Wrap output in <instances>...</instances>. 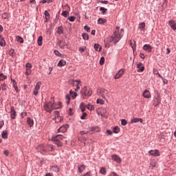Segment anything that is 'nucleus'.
<instances>
[{
  "label": "nucleus",
  "instance_id": "f257e3e1",
  "mask_svg": "<svg viewBox=\"0 0 176 176\" xmlns=\"http://www.w3.org/2000/svg\"><path fill=\"white\" fill-rule=\"evenodd\" d=\"M123 34L124 32L123 29H121L120 31L119 30V27L116 28V31L114 32L113 34L109 38V42H114V43H118L122 39V36H123Z\"/></svg>",
  "mask_w": 176,
  "mask_h": 176
},
{
  "label": "nucleus",
  "instance_id": "f03ea898",
  "mask_svg": "<svg viewBox=\"0 0 176 176\" xmlns=\"http://www.w3.org/2000/svg\"><path fill=\"white\" fill-rule=\"evenodd\" d=\"M43 107L46 112H52L54 108V98H52L49 102H45Z\"/></svg>",
  "mask_w": 176,
  "mask_h": 176
},
{
  "label": "nucleus",
  "instance_id": "7ed1b4c3",
  "mask_svg": "<svg viewBox=\"0 0 176 176\" xmlns=\"http://www.w3.org/2000/svg\"><path fill=\"white\" fill-rule=\"evenodd\" d=\"M64 136L62 135H57L56 136H53L52 138V141H54V144L57 145V146H63V139Z\"/></svg>",
  "mask_w": 176,
  "mask_h": 176
},
{
  "label": "nucleus",
  "instance_id": "20e7f679",
  "mask_svg": "<svg viewBox=\"0 0 176 176\" xmlns=\"http://www.w3.org/2000/svg\"><path fill=\"white\" fill-rule=\"evenodd\" d=\"M82 90L83 91H84L82 94V96H84L85 97H90V96H91V94H93V91H91V89H87V87H85L82 89Z\"/></svg>",
  "mask_w": 176,
  "mask_h": 176
},
{
  "label": "nucleus",
  "instance_id": "39448f33",
  "mask_svg": "<svg viewBox=\"0 0 176 176\" xmlns=\"http://www.w3.org/2000/svg\"><path fill=\"white\" fill-rule=\"evenodd\" d=\"M98 94L102 98H105V96L108 94V91L105 89H98Z\"/></svg>",
  "mask_w": 176,
  "mask_h": 176
},
{
  "label": "nucleus",
  "instance_id": "423d86ee",
  "mask_svg": "<svg viewBox=\"0 0 176 176\" xmlns=\"http://www.w3.org/2000/svg\"><path fill=\"white\" fill-rule=\"evenodd\" d=\"M126 69H120L118 73L114 76V79H120L123 75H124V72Z\"/></svg>",
  "mask_w": 176,
  "mask_h": 176
},
{
  "label": "nucleus",
  "instance_id": "0eeeda50",
  "mask_svg": "<svg viewBox=\"0 0 176 176\" xmlns=\"http://www.w3.org/2000/svg\"><path fill=\"white\" fill-rule=\"evenodd\" d=\"M42 85V82H38L33 90V94L34 96H38V91H39L40 89H41V86Z\"/></svg>",
  "mask_w": 176,
  "mask_h": 176
},
{
  "label": "nucleus",
  "instance_id": "6e6552de",
  "mask_svg": "<svg viewBox=\"0 0 176 176\" xmlns=\"http://www.w3.org/2000/svg\"><path fill=\"white\" fill-rule=\"evenodd\" d=\"M26 69H25V75L28 76V75H31V72H32V70L31 68H32V65L31 63H27L26 65Z\"/></svg>",
  "mask_w": 176,
  "mask_h": 176
},
{
  "label": "nucleus",
  "instance_id": "1a4fd4ad",
  "mask_svg": "<svg viewBox=\"0 0 176 176\" xmlns=\"http://www.w3.org/2000/svg\"><path fill=\"white\" fill-rule=\"evenodd\" d=\"M10 113L11 119L13 120L16 119V116H17V112H16V110H14V107L12 106L10 107Z\"/></svg>",
  "mask_w": 176,
  "mask_h": 176
},
{
  "label": "nucleus",
  "instance_id": "9d476101",
  "mask_svg": "<svg viewBox=\"0 0 176 176\" xmlns=\"http://www.w3.org/2000/svg\"><path fill=\"white\" fill-rule=\"evenodd\" d=\"M153 49V47L149 44H145L143 46V50H145V52H147V53H152V50Z\"/></svg>",
  "mask_w": 176,
  "mask_h": 176
},
{
  "label": "nucleus",
  "instance_id": "9b49d317",
  "mask_svg": "<svg viewBox=\"0 0 176 176\" xmlns=\"http://www.w3.org/2000/svg\"><path fill=\"white\" fill-rule=\"evenodd\" d=\"M148 155H150L151 156L157 157L160 156V152L157 149L151 150L148 151Z\"/></svg>",
  "mask_w": 176,
  "mask_h": 176
},
{
  "label": "nucleus",
  "instance_id": "f8f14e48",
  "mask_svg": "<svg viewBox=\"0 0 176 176\" xmlns=\"http://www.w3.org/2000/svg\"><path fill=\"white\" fill-rule=\"evenodd\" d=\"M96 129H97V127L94 126L92 128H91V130L89 131H82L80 132V135H85V134H94V131H96Z\"/></svg>",
  "mask_w": 176,
  "mask_h": 176
},
{
  "label": "nucleus",
  "instance_id": "ddd939ff",
  "mask_svg": "<svg viewBox=\"0 0 176 176\" xmlns=\"http://www.w3.org/2000/svg\"><path fill=\"white\" fill-rule=\"evenodd\" d=\"M41 150L43 151V152H47V151L52 152V151H54V147L53 145H48L46 148L43 147V146H42Z\"/></svg>",
  "mask_w": 176,
  "mask_h": 176
},
{
  "label": "nucleus",
  "instance_id": "4468645a",
  "mask_svg": "<svg viewBox=\"0 0 176 176\" xmlns=\"http://www.w3.org/2000/svg\"><path fill=\"white\" fill-rule=\"evenodd\" d=\"M67 130H68V125L65 124V125L61 126L58 129V131L60 132V133H65V131H67Z\"/></svg>",
  "mask_w": 176,
  "mask_h": 176
},
{
  "label": "nucleus",
  "instance_id": "2eb2a0df",
  "mask_svg": "<svg viewBox=\"0 0 176 176\" xmlns=\"http://www.w3.org/2000/svg\"><path fill=\"white\" fill-rule=\"evenodd\" d=\"M168 25L174 31L176 30V23L174 20H170L168 21Z\"/></svg>",
  "mask_w": 176,
  "mask_h": 176
},
{
  "label": "nucleus",
  "instance_id": "dca6fc26",
  "mask_svg": "<svg viewBox=\"0 0 176 176\" xmlns=\"http://www.w3.org/2000/svg\"><path fill=\"white\" fill-rule=\"evenodd\" d=\"M111 159L112 160H114V162H116V163H122V159L118 155H113L111 157Z\"/></svg>",
  "mask_w": 176,
  "mask_h": 176
},
{
  "label": "nucleus",
  "instance_id": "f3484780",
  "mask_svg": "<svg viewBox=\"0 0 176 176\" xmlns=\"http://www.w3.org/2000/svg\"><path fill=\"white\" fill-rule=\"evenodd\" d=\"M138 122L142 123L144 122V120H142V118H134L131 120L130 124H133V123H138Z\"/></svg>",
  "mask_w": 176,
  "mask_h": 176
},
{
  "label": "nucleus",
  "instance_id": "a211bd4d",
  "mask_svg": "<svg viewBox=\"0 0 176 176\" xmlns=\"http://www.w3.org/2000/svg\"><path fill=\"white\" fill-rule=\"evenodd\" d=\"M70 85H73L74 86H79L81 83L80 80H69Z\"/></svg>",
  "mask_w": 176,
  "mask_h": 176
},
{
  "label": "nucleus",
  "instance_id": "6ab92c4d",
  "mask_svg": "<svg viewBox=\"0 0 176 176\" xmlns=\"http://www.w3.org/2000/svg\"><path fill=\"white\" fill-rule=\"evenodd\" d=\"M137 68H138V72H144V70L145 69V67L142 65V63H139L137 65Z\"/></svg>",
  "mask_w": 176,
  "mask_h": 176
},
{
  "label": "nucleus",
  "instance_id": "aec40b11",
  "mask_svg": "<svg viewBox=\"0 0 176 176\" xmlns=\"http://www.w3.org/2000/svg\"><path fill=\"white\" fill-rule=\"evenodd\" d=\"M142 96H143V97H144V98H151V92H149V91L147 89L144 91Z\"/></svg>",
  "mask_w": 176,
  "mask_h": 176
},
{
  "label": "nucleus",
  "instance_id": "412c9836",
  "mask_svg": "<svg viewBox=\"0 0 176 176\" xmlns=\"http://www.w3.org/2000/svg\"><path fill=\"white\" fill-rule=\"evenodd\" d=\"M63 104L60 102H54V109H60L62 108Z\"/></svg>",
  "mask_w": 176,
  "mask_h": 176
},
{
  "label": "nucleus",
  "instance_id": "4be33fe9",
  "mask_svg": "<svg viewBox=\"0 0 176 176\" xmlns=\"http://www.w3.org/2000/svg\"><path fill=\"white\" fill-rule=\"evenodd\" d=\"M78 173L82 174V171H85L86 170V166L85 164L79 165L78 167Z\"/></svg>",
  "mask_w": 176,
  "mask_h": 176
},
{
  "label": "nucleus",
  "instance_id": "5701e85b",
  "mask_svg": "<svg viewBox=\"0 0 176 176\" xmlns=\"http://www.w3.org/2000/svg\"><path fill=\"white\" fill-rule=\"evenodd\" d=\"M58 46L60 49H64L65 46H67V43H65L64 41H59Z\"/></svg>",
  "mask_w": 176,
  "mask_h": 176
},
{
  "label": "nucleus",
  "instance_id": "b1692460",
  "mask_svg": "<svg viewBox=\"0 0 176 176\" xmlns=\"http://www.w3.org/2000/svg\"><path fill=\"white\" fill-rule=\"evenodd\" d=\"M27 123L30 126V127H32L34 126V120L31 118L28 117L27 118Z\"/></svg>",
  "mask_w": 176,
  "mask_h": 176
},
{
  "label": "nucleus",
  "instance_id": "393cba45",
  "mask_svg": "<svg viewBox=\"0 0 176 176\" xmlns=\"http://www.w3.org/2000/svg\"><path fill=\"white\" fill-rule=\"evenodd\" d=\"M6 45V42L5 41V38L2 36V34H0V46H5Z\"/></svg>",
  "mask_w": 176,
  "mask_h": 176
},
{
  "label": "nucleus",
  "instance_id": "a878e982",
  "mask_svg": "<svg viewBox=\"0 0 176 176\" xmlns=\"http://www.w3.org/2000/svg\"><path fill=\"white\" fill-rule=\"evenodd\" d=\"M67 64V61L65 60L62 59L58 63V67H64Z\"/></svg>",
  "mask_w": 176,
  "mask_h": 176
},
{
  "label": "nucleus",
  "instance_id": "bb28decb",
  "mask_svg": "<svg viewBox=\"0 0 176 176\" xmlns=\"http://www.w3.org/2000/svg\"><path fill=\"white\" fill-rule=\"evenodd\" d=\"M51 170L52 171H54V173H58L60 171V168H58L57 166L54 165L51 166Z\"/></svg>",
  "mask_w": 176,
  "mask_h": 176
},
{
  "label": "nucleus",
  "instance_id": "cd10ccee",
  "mask_svg": "<svg viewBox=\"0 0 176 176\" xmlns=\"http://www.w3.org/2000/svg\"><path fill=\"white\" fill-rule=\"evenodd\" d=\"M0 90H2L3 91H6V90H8V86L6 85V84H1L0 85Z\"/></svg>",
  "mask_w": 176,
  "mask_h": 176
},
{
  "label": "nucleus",
  "instance_id": "c85d7f7f",
  "mask_svg": "<svg viewBox=\"0 0 176 176\" xmlns=\"http://www.w3.org/2000/svg\"><path fill=\"white\" fill-rule=\"evenodd\" d=\"M94 49L96 52H101V49H102V47L101 45H100V44H95Z\"/></svg>",
  "mask_w": 176,
  "mask_h": 176
},
{
  "label": "nucleus",
  "instance_id": "c756f323",
  "mask_svg": "<svg viewBox=\"0 0 176 176\" xmlns=\"http://www.w3.org/2000/svg\"><path fill=\"white\" fill-rule=\"evenodd\" d=\"M69 96H71L72 98H76V97L78 96V94H76V92H74L72 90H70Z\"/></svg>",
  "mask_w": 176,
  "mask_h": 176
},
{
  "label": "nucleus",
  "instance_id": "7c9ffc66",
  "mask_svg": "<svg viewBox=\"0 0 176 176\" xmlns=\"http://www.w3.org/2000/svg\"><path fill=\"white\" fill-rule=\"evenodd\" d=\"M107 23V19L100 18L98 20V24H105Z\"/></svg>",
  "mask_w": 176,
  "mask_h": 176
},
{
  "label": "nucleus",
  "instance_id": "2f4dec72",
  "mask_svg": "<svg viewBox=\"0 0 176 176\" xmlns=\"http://www.w3.org/2000/svg\"><path fill=\"white\" fill-rule=\"evenodd\" d=\"M16 41L17 42H19V43H24V39H23L22 37L20 36H17L16 37Z\"/></svg>",
  "mask_w": 176,
  "mask_h": 176
},
{
  "label": "nucleus",
  "instance_id": "473e14b6",
  "mask_svg": "<svg viewBox=\"0 0 176 176\" xmlns=\"http://www.w3.org/2000/svg\"><path fill=\"white\" fill-rule=\"evenodd\" d=\"M139 28L141 31H144L145 30V23H141L139 24Z\"/></svg>",
  "mask_w": 176,
  "mask_h": 176
},
{
  "label": "nucleus",
  "instance_id": "72a5a7b5",
  "mask_svg": "<svg viewBox=\"0 0 176 176\" xmlns=\"http://www.w3.org/2000/svg\"><path fill=\"white\" fill-rule=\"evenodd\" d=\"M43 40V37L42 36H40L38 38V46H42V41Z\"/></svg>",
  "mask_w": 176,
  "mask_h": 176
},
{
  "label": "nucleus",
  "instance_id": "f704fd0d",
  "mask_svg": "<svg viewBox=\"0 0 176 176\" xmlns=\"http://www.w3.org/2000/svg\"><path fill=\"white\" fill-rule=\"evenodd\" d=\"M80 108L82 112H85V111H86V106H85V103H81L80 105Z\"/></svg>",
  "mask_w": 176,
  "mask_h": 176
},
{
  "label": "nucleus",
  "instance_id": "c9c22d12",
  "mask_svg": "<svg viewBox=\"0 0 176 176\" xmlns=\"http://www.w3.org/2000/svg\"><path fill=\"white\" fill-rule=\"evenodd\" d=\"M100 173V174H102V175H107V170H105V168H101Z\"/></svg>",
  "mask_w": 176,
  "mask_h": 176
},
{
  "label": "nucleus",
  "instance_id": "e433bc0d",
  "mask_svg": "<svg viewBox=\"0 0 176 176\" xmlns=\"http://www.w3.org/2000/svg\"><path fill=\"white\" fill-rule=\"evenodd\" d=\"M155 100H157V103L155 104V107H157V105H159V104H160L162 99H160V96L159 95H157V98H155Z\"/></svg>",
  "mask_w": 176,
  "mask_h": 176
},
{
  "label": "nucleus",
  "instance_id": "4c0bfd02",
  "mask_svg": "<svg viewBox=\"0 0 176 176\" xmlns=\"http://www.w3.org/2000/svg\"><path fill=\"white\" fill-rule=\"evenodd\" d=\"M7 78L8 76H5L3 73H0V80H5Z\"/></svg>",
  "mask_w": 176,
  "mask_h": 176
},
{
  "label": "nucleus",
  "instance_id": "58836bf2",
  "mask_svg": "<svg viewBox=\"0 0 176 176\" xmlns=\"http://www.w3.org/2000/svg\"><path fill=\"white\" fill-rule=\"evenodd\" d=\"M54 120H55L56 122H61L63 120V118L61 116H58L54 118Z\"/></svg>",
  "mask_w": 176,
  "mask_h": 176
},
{
  "label": "nucleus",
  "instance_id": "ea45409f",
  "mask_svg": "<svg viewBox=\"0 0 176 176\" xmlns=\"http://www.w3.org/2000/svg\"><path fill=\"white\" fill-rule=\"evenodd\" d=\"M86 108L88 109L89 111H93L94 110V106L91 105V104H87L86 106Z\"/></svg>",
  "mask_w": 176,
  "mask_h": 176
},
{
  "label": "nucleus",
  "instance_id": "a19ab883",
  "mask_svg": "<svg viewBox=\"0 0 176 176\" xmlns=\"http://www.w3.org/2000/svg\"><path fill=\"white\" fill-rule=\"evenodd\" d=\"M82 36L85 41H87V39H89V34L87 33H82Z\"/></svg>",
  "mask_w": 176,
  "mask_h": 176
},
{
  "label": "nucleus",
  "instance_id": "79ce46f5",
  "mask_svg": "<svg viewBox=\"0 0 176 176\" xmlns=\"http://www.w3.org/2000/svg\"><path fill=\"white\" fill-rule=\"evenodd\" d=\"M63 33V27H58L57 30V34H58L59 35H61V34Z\"/></svg>",
  "mask_w": 176,
  "mask_h": 176
},
{
  "label": "nucleus",
  "instance_id": "37998d69",
  "mask_svg": "<svg viewBox=\"0 0 176 176\" xmlns=\"http://www.w3.org/2000/svg\"><path fill=\"white\" fill-rule=\"evenodd\" d=\"M119 131H120V128H119V126H115L113 128V133H116V134H118Z\"/></svg>",
  "mask_w": 176,
  "mask_h": 176
},
{
  "label": "nucleus",
  "instance_id": "c03bdc74",
  "mask_svg": "<svg viewBox=\"0 0 176 176\" xmlns=\"http://www.w3.org/2000/svg\"><path fill=\"white\" fill-rule=\"evenodd\" d=\"M69 15V12L68 11H64L62 13V16H63V17H68Z\"/></svg>",
  "mask_w": 176,
  "mask_h": 176
},
{
  "label": "nucleus",
  "instance_id": "a18cd8bd",
  "mask_svg": "<svg viewBox=\"0 0 176 176\" xmlns=\"http://www.w3.org/2000/svg\"><path fill=\"white\" fill-rule=\"evenodd\" d=\"M45 20L50 19V14L47 11H45Z\"/></svg>",
  "mask_w": 176,
  "mask_h": 176
},
{
  "label": "nucleus",
  "instance_id": "49530a36",
  "mask_svg": "<svg viewBox=\"0 0 176 176\" xmlns=\"http://www.w3.org/2000/svg\"><path fill=\"white\" fill-rule=\"evenodd\" d=\"M104 63H105V58H104V56H102L100 58V65H104Z\"/></svg>",
  "mask_w": 176,
  "mask_h": 176
},
{
  "label": "nucleus",
  "instance_id": "de8ad7c7",
  "mask_svg": "<svg viewBox=\"0 0 176 176\" xmlns=\"http://www.w3.org/2000/svg\"><path fill=\"white\" fill-rule=\"evenodd\" d=\"M2 138H4V140H6V138H8V132L3 131L2 133Z\"/></svg>",
  "mask_w": 176,
  "mask_h": 176
},
{
  "label": "nucleus",
  "instance_id": "09e8293b",
  "mask_svg": "<svg viewBox=\"0 0 176 176\" xmlns=\"http://www.w3.org/2000/svg\"><path fill=\"white\" fill-rule=\"evenodd\" d=\"M8 16H9V14H8V12H4L1 14L2 19H8Z\"/></svg>",
  "mask_w": 176,
  "mask_h": 176
},
{
  "label": "nucleus",
  "instance_id": "8fccbe9b",
  "mask_svg": "<svg viewBox=\"0 0 176 176\" xmlns=\"http://www.w3.org/2000/svg\"><path fill=\"white\" fill-rule=\"evenodd\" d=\"M76 19V17H75L74 16L68 17V20L70 21L72 23H74V21H75Z\"/></svg>",
  "mask_w": 176,
  "mask_h": 176
},
{
  "label": "nucleus",
  "instance_id": "3c124183",
  "mask_svg": "<svg viewBox=\"0 0 176 176\" xmlns=\"http://www.w3.org/2000/svg\"><path fill=\"white\" fill-rule=\"evenodd\" d=\"M100 12H102V13H103V14H104V13L107 12V10H107V8H104V7H101V8H100Z\"/></svg>",
  "mask_w": 176,
  "mask_h": 176
},
{
  "label": "nucleus",
  "instance_id": "603ef678",
  "mask_svg": "<svg viewBox=\"0 0 176 176\" xmlns=\"http://www.w3.org/2000/svg\"><path fill=\"white\" fill-rule=\"evenodd\" d=\"M121 124L122 126H126L127 124V120H126L125 119L121 120Z\"/></svg>",
  "mask_w": 176,
  "mask_h": 176
},
{
  "label": "nucleus",
  "instance_id": "864d4df0",
  "mask_svg": "<svg viewBox=\"0 0 176 176\" xmlns=\"http://www.w3.org/2000/svg\"><path fill=\"white\" fill-rule=\"evenodd\" d=\"M86 116H87V113H83L82 115L80 116V119H82V120H83L85 119V118H86Z\"/></svg>",
  "mask_w": 176,
  "mask_h": 176
},
{
  "label": "nucleus",
  "instance_id": "5fc2aeb1",
  "mask_svg": "<svg viewBox=\"0 0 176 176\" xmlns=\"http://www.w3.org/2000/svg\"><path fill=\"white\" fill-rule=\"evenodd\" d=\"M54 116H55V118H58V116H60V113L58 111H54Z\"/></svg>",
  "mask_w": 176,
  "mask_h": 176
},
{
  "label": "nucleus",
  "instance_id": "6e6d98bb",
  "mask_svg": "<svg viewBox=\"0 0 176 176\" xmlns=\"http://www.w3.org/2000/svg\"><path fill=\"white\" fill-rule=\"evenodd\" d=\"M97 104H104V100H102V99H98L96 101Z\"/></svg>",
  "mask_w": 176,
  "mask_h": 176
},
{
  "label": "nucleus",
  "instance_id": "4d7b16f0",
  "mask_svg": "<svg viewBox=\"0 0 176 176\" xmlns=\"http://www.w3.org/2000/svg\"><path fill=\"white\" fill-rule=\"evenodd\" d=\"M14 53V50H10V52H9V55H10L11 57H13Z\"/></svg>",
  "mask_w": 176,
  "mask_h": 176
},
{
  "label": "nucleus",
  "instance_id": "13d9d810",
  "mask_svg": "<svg viewBox=\"0 0 176 176\" xmlns=\"http://www.w3.org/2000/svg\"><path fill=\"white\" fill-rule=\"evenodd\" d=\"M66 100H67V104H69V101H70V98H69V95H67L65 97Z\"/></svg>",
  "mask_w": 176,
  "mask_h": 176
},
{
  "label": "nucleus",
  "instance_id": "bf43d9fd",
  "mask_svg": "<svg viewBox=\"0 0 176 176\" xmlns=\"http://www.w3.org/2000/svg\"><path fill=\"white\" fill-rule=\"evenodd\" d=\"M13 87L16 90V91H19V89H17V84L16 82H14Z\"/></svg>",
  "mask_w": 176,
  "mask_h": 176
},
{
  "label": "nucleus",
  "instance_id": "052dcab7",
  "mask_svg": "<svg viewBox=\"0 0 176 176\" xmlns=\"http://www.w3.org/2000/svg\"><path fill=\"white\" fill-rule=\"evenodd\" d=\"M80 86H82V84H80L79 85L76 86V89H75V91H78L80 89Z\"/></svg>",
  "mask_w": 176,
  "mask_h": 176
},
{
  "label": "nucleus",
  "instance_id": "680f3d73",
  "mask_svg": "<svg viewBox=\"0 0 176 176\" xmlns=\"http://www.w3.org/2000/svg\"><path fill=\"white\" fill-rule=\"evenodd\" d=\"M84 30H85V31H87V32H90V28H89L87 26H85Z\"/></svg>",
  "mask_w": 176,
  "mask_h": 176
},
{
  "label": "nucleus",
  "instance_id": "e2e57ef3",
  "mask_svg": "<svg viewBox=\"0 0 176 176\" xmlns=\"http://www.w3.org/2000/svg\"><path fill=\"white\" fill-rule=\"evenodd\" d=\"M3 124H5L3 120L0 121V129H2V127H3Z\"/></svg>",
  "mask_w": 176,
  "mask_h": 176
},
{
  "label": "nucleus",
  "instance_id": "0e129e2a",
  "mask_svg": "<svg viewBox=\"0 0 176 176\" xmlns=\"http://www.w3.org/2000/svg\"><path fill=\"white\" fill-rule=\"evenodd\" d=\"M82 176H91V172H87V173L82 175Z\"/></svg>",
  "mask_w": 176,
  "mask_h": 176
},
{
  "label": "nucleus",
  "instance_id": "69168bd1",
  "mask_svg": "<svg viewBox=\"0 0 176 176\" xmlns=\"http://www.w3.org/2000/svg\"><path fill=\"white\" fill-rule=\"evenodd\" d=\"M79 52H80V53H83V52H85V48L80 47L79 48Z\"/></svg>",
  "mask_w": 176,
  "mask_h": 176
},
{
  "label": "nucleus",
  "instance_id": "338daca9",
  "mask_svg": "<svg viewBox=\"0 0 176 176\" xmlns=\"http://www.w3.org/2000/svg\"><path fill=\"white\" fill-rule=\"evenodd\" d=\"M107 133L109 135H112V131H111V130H107Z\"/></svg>",
  "mask_w": 176,
  "mask_h": 176
},
{
  "label": "nucleus",
  "instance_id": "774afa93",
  "mask_svg": "<svg viewBox=\"0 0 176 176\" xmlns=\"http://www.w3.org/2000/svg\"><path fill=\"white\" fill-rule=\"evenodd\" d=\"M45 176H53V174L49 173L45 175Z\"/></svg>",
  "mask_w": 176,
  "mask_h": 176
}]
</instances>
